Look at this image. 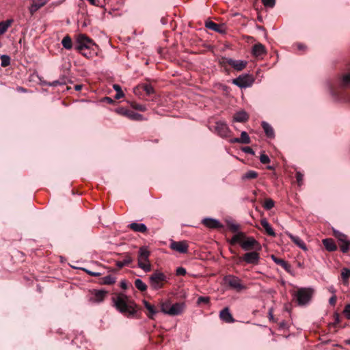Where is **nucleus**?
Listing matches in <instances>:
<instances>
[{
  "label": "nucleus",
  "mask_w": 350,
  "mask_h": 350,
  "mask_svg": "<svg viewBox=\"0 0 350 350\" xmlns=\"http://www.w3.org/2000/svg\"><path fill=\"white\" fill-rule=\"evenodd\" d=\"M112 300L115 308L122 314L132 316L136 313L137 306L127 295L119 293L116 297H113Z\"/></svg>",
  "instance_id": "1"
},
{
  "label": "nucleus",
  "mask_w": 350,
  "mask_h": 350,
  "mask_svg": "<svg viewBox=\"0 0 350 350\" xmlns=\"http://www.w3.org/2000/svg\"><path fill=\"white\" fill-rule=\"evenodd\" d=\"M313 293L311 288H300L295 293L294 297L299 306H305L310 301Z\"/></svg>",
  "instance_id": "2"
},
{
  "label": "nucleus",
  "mask_w": 350,
  "mask_h": 350,
  "mask_svg": "<svg viewBox=\"0 0 350 350\" xmlns=\"http://www.w3.org/2000/svg\"><path fill=\"white\" fill-rule=\"evenodd\" d=\"M166 280V275L159 271H154L149 278L150 284L153 290H159L163 288Z\"/></svg>",
  "instance_id": "3"
},
{
  "label": "nucleus",
  "mask_w": 350,
  "mask_h": 350,
  "mask_svg": "<svg viewBox=\"0 0 350 350\" xmlns=\"http://www.w3.org/2000/svg\"><path fill=\"white\" fill-rule=\"evenodd\" d=\"M224 282L227 284L231 289L236 291L237 292H241L243 290L247 288L241 280L233 275H227L224 278Z\"/></svg>",
  "instance_id": "4"
},
{
  "label": "nucleus",
  "mask_w": 350,
  "mask_h": 350,
  "mask_svg": "<svg viewBox=\"0 0 350 350\" xmlns=\"http://www.w3.org/2000/svg\"><path fill=\"white\" fill-rule=\"evenodd\" d=\"M94 45V41L84 34H79L76 38L75 49L77 51L90 50Z\"/></svg>",
  "instance_id": "5"
},
{
  "label": "nucleus",
  "mask_w": 350,
  "mask_h": 350,
  "mask_svg": "<svg viewBox=\"0 0 350 350\" xmlns=\"http://www.w3.org/2000/svg\"><path fill=\"white\" fill-rule=\"evenodd\" d=\"M254 83V79L249 75H240L233 80V83L241 88L250 87Z\"/></svg>",
  "instance_id": "6"
},
{
  "label": "nucleus",
  "mask_w": 350,
  "mask_h": 350,
  "mask_svg": "<svg viewBox=\"0 0 350 350\" xmlns=\"http://www.w3.org/2000/svg\"><path fill=\"white\" fill-rule=\"evenodd\" d=\"M215 132L222 138H226L230 135V130L227 124L224 121H218L215 124Z\"/></svg>",
  "instance_id": "7"
},
{
  "label": "nucleus",
  "mask_w": 350,
  "mask_h": 350,
  "mask_svg": "<svg viewBox=\"0 0 350 350\" xmlns=\"http://www.w3.org/2000/svg\"><path fill=\"white\" fill-rule=\"evenodd\" d=\"M170 247L180 254H187L189 245L186 241H175L172 240Z\"/></svg>",
  "instance_id": "8"
},
{
  "label": "nucleus",
  "mask_w": 350,
  "mask_h": 350,
  "mask_svg": "<svg viewBox=\"0 0 350 350\" xmlns=\"http://www.w3.org/2000/svg\"><path fill=\"white\" fill-rule=\"evenodd\" d=\"M243 250L247 251L252 249H260L259 243L254 237H248L247 239L241 243Z\"/></svg>",
  "instance_id": "9"
},
{
  "label": "nucleus",
  "mask_w": 350,
  "mask_h": 350,
  "mask_svg": "<svg viewBox=\"0 0 350 350\" xmlns=\"http://www.w3.org/2000/svg\"><path fill=\"white\" fill-rule=\"evenodd\" d=\"M260 259L259 254L256 252H250L245 253L241 260L247 264L258 265Z\"/></svg>",
  "instance_id": "10"
},
{
  "label": "nucleus",
  "mask_w": 350,
  "mask_h": 350,
  "mask_svg": "<svg viewBox=\"0 0 350 350\" xmlns=\"http://www.w3.org/2000/svg\"><path fill=\"white\" fill-rule=\"evenodd\" d=\"M226 62L237 71L243 70L247 64L246 61L235 60L231 58H227Z\"/></svg>",
  "instance_id": "11"
},
{
  "label": "nucleus",
  "mask_w": 350,
  "mask_h": 350,
  "mask_svg": "<svg viewBox=\"0 0 350 350\" xmlns=\"http://www.w3.org/2000/svg\"><path fill=\"white\" fill-rule=\"evenodd\" d=\"M185 308V304L183 302H177L172 305L169 310L168 315L177 316L181 314Z\"/></svg>",
  "instance_id": "12"
},
{
  "label": "nucleus",
  "mask_w": 350,
  "mask_h": 350,
  "mask_svg": "<svg viewBox=\"0 0 350 350\" xmlns=\"http://www.w3.org/2000/svg\"><path fill=\"white\" fill-rule=\"evenodd\" d=\"M107 293L108 292L104 290H94L92 291L93 297L91 298V300L94 302L100 303L105 299Z\"/></svg>",
  "instance_id": "13"
},
{
  "label": "nucleus",
  "mask_w": 350,
  "mask_h": 350,
  "mask_svg": "<svg viewBox=\"0 0 350 350\" xmlns=\"http://www.w3.org/2000/svg\"><path fill=\"white\" fill-rule=\"evenodd\" d=\"M219 317L223 321L228 323H234L235 321L228 307L224 308L220 311Z\"/></svg>",
  "instance_id": "14"
},
{
  "label": "nucleus",
  "mask_w": 350,
  "mask_h": 350,
  "mask_svg": "<svg viewBox=\"0 0 350 350\" xmlns=\"http://www.w3.org/2000/svg\"><path fill=\"white\" fill-rule=\"evenodd\" d=\"M202 223L205 226L212 229L220 228L222 227V225L217 219L213 218H205L203 219Z\"/></svg>",
  "instance_id": "15"
},
{
  "label": "nucleus",
  "mask_w": 350,
  "mask_h": 350,
  "mask_svg": "<svg viewBox=\"0 0 350 350\" xmlns=\"http://www.w3.org/2000/svg\"><path fill=\"white\" fill-rule=\"evenodd\" d=\"M286 234L291 239V240L297 245L299 247L304 250H307V247L303 240H301L299 237L295 236L289 232H286Z\"/></svg>",
  "instance_id": "16"
},
{
  "label": "nucleus",
  "mask_w": 350,
  "mask_h": 350,
  "mask_svg": "<svg viewBox=\"0 0 350 350\" xmlns=\"http://www.w3.org/2000/svg\"><path fill=\"white\" fill-rule=\"evenodd\" d=\"M225 23H205V27L220 33H226V27L224 26Z\"/></svg>",
  "instance_id": "17"
},
{
  "label": "nucleus",
  "mask_w": 350,
  "mask_h": 350,
  "mask_svg": "<svg viewBox=\"0 0 350 350\" xmlns=\"http://www.w3.org/2000/svg\"><path fill=\"white\" fill-rule=\"evenodd\" d=\"M271 258L275 263L280 265L286 271H287L288 273L291 272V266L286 261L282 258L276 257L275 255H271Z\"/></svg>",
  "instance_id": "18"
},
{
  "label": "nucleus",
  "mask_w": 350,
  "mask_h": 350,
  "mask_svg": "<svg viewBox=\"0 0 350 350\" xmlns=\"http://www.w3.org/2000/svg\"><path fill=\"white\" fill-rule=\"evenodd\" d=\"M252 53L256 57L262 56L266 53L265 46L260 43L254 44L252 47Z\"/></svg>",
  "instance_id": "19"
},
{
  "label": "nucleus",
  "mask_w": 350,
  "mask_h": 350,
  "mask_svg": "<svg viewBox=\"0 0 350 350\" xmlns=\"http://www.w3.org/2000/svg\"><path fill=\"white\" fill-rule=\"evenodd\" d=\"M231 143H240L248 144L250 143V138L246 131H242L240 137L232 138L230 140Z\"/></svg>",
  "instance_id": "20"
},
{
  "label": "nucleus",
  "mask_w": 350,
  "mask_h": 350,
  "mask_svg": "<svg viewBox=\"0 0 350 350\" xmlns=\"http://www.w3.org/2000/svg\"><path fill=\"white\" fill-rule=\"evenodd\" d=\"M325 248L329 252H334L337 250V246L332 239H325L322 241Z\"/></svg>",
  "instance_id": "21"
},
{
  "label": "nucleus",
  "mask_w": 350,
  "mask_h": 350,
  "mask_svg": "<svg viewBox=\"0 0 350 350\" xmlns=\"http://www.w3.org/2000/svg\"><path fill=\"white\" fill-rule=\"evenodd\" d=\"M338 86L345 89L350 86V72L344 75L339 80Z\"/></svg>",
  "instance_id": "22"
},
{
  "label": "nucleus",
  "mask_w": 350,
  "mask_h": 350,
  "mask_svg": "<svg viewBox=\"0 0 350 350\" xmlns=\"http://www.w3.org/2000/svg\"><path fill=\"white\" fill-rule=\"evenodd\" d=\"M150 256V252L145 247H142L139 248V256L137 261H142L144 260V262L149 261L148 258Z\"/></svg>",
  "instance_id": "23"
},
{
  "label": "nucleus",
  "mask_w": 350,
  "mask_h": 350,
  "mask_svg": "<svg viewBox=\"0 0 350 350\" xmlns=\"http://www.w3.org/2000/svg\"><path fill=\"white\" fill-rule=\"evenodd\" d=\"M129 228L135 232H145L147 227L144 224L133 222L129 224Z\"/></svg>",
  "instance_id": "24"
},
{
  "label": "nucleus",
  "mask_w": 350,
  "mask_h": 350,
  "mask_svg": "<svg viewBox=\"0 0 350 350\" xmlns=\"http://www.w3.org/2000/svg\"><path fill=\"white\" fill-rule=\"evenodd\" d=\"M260 224L262 225V226L263 227V228L265 229V232L268 235L271 237H275V233L273 229L272 228V227L271 226V225L266 219H262L260 220Z\"/></svg>",
  "instance_id": "25"
},
{
  "label": "nucleus",
  "mask_w": 350,
  "mask_h": 350,
  "mask_svg": "<svg viewBox=\"0 0 350 350\" xmlns=\"http://www.w3.org/2000/svg\"><path fill=\"white\" fill-rule=\"evenodd\" d=\"M46 3V0H32V3L30 7V12L33 14L36 12L39 8L42 7Z\"/></svg>",
  "instance_id": "26"
},
{
  "label": "nucleus",
  "mask_w": 350,
  "mask_h": 350,
  "mask_svg": "<svg viewBox=\"0 0 350 350\" xmlns=\"http://www.w3.org/2000/svg\"><path fill=\"white\" fill-rule=\"evenodd\" d=\"M248 120V115L246 112L241 111L236 113L233 117V120L238 122H244Z\"/></svg>",
  "instance_id": "27"
},
{
  "label": "nucleus",
  "mask_w": 350,
  "mask_h": 350,
  "mask_svg": "<svg viewBox=\"0 0 350 350\" xmlns=\"http://www.w3.org/2000/svg\"><path fill=\"white\" fill-rule=\"evenodd\" d=\"M144 307L148 310L149 314H148V317L151 319H154V315L158 312V310L155 308L154 306L150 304L147 301H144Z\"/></svg>",
  "instance_id": "28"
},
{
  "label": "nucleus",
  "mask_w": 350,
  "mask_h": 350,
  "mask_svg": "<svg viewBox=\"0 0 350 350\" xmlns=\"http://www.w3.org/2000/svg\"><path fill=\"white\" fill-rule=\"evenodd\" d=\"M262 127L267 137H273L274 136V131L269 123L262 122Z\"/></svg>",
  "instance_id": "29"
},
{
  "label": "nucleus",
  "mask_w": 350,
  "mask_h": 350,
  "mask_svg": "<svg viewBox=\"0 0 350 350\" xmlns=\"http://www.w3.org/2000/svg\"><path fill=\"white\" fill-rule=\"evenodd\" d=\"M62 44L66 49H71L72 48L71 38L68 35L66 36L62 40Z\"/></svg>",
  "instance_id": "30"
},
{
  "label": "nucleus",
  "mask_w": 350,
  "mask_h": 350,
  "mask_svg": "<svg viewBox=\"0 0 350 350\" xmlns=\"http://www.w3.org/2000/svg\"><path fill=\"white\" fill-rule=\"evenodd\" d=\"M129 119L132 120H143V116L140 113H136L132 110H129V112L126 116Z\"/></svg>",
  "instance_id": "31"
},
{
  "label": "nucleus",
  "mask_w": 350,
  "mask_h": 350,
  "mask_svg": "<svg viewBox=\"0 0 350 350\" xmlns=\"http://www.w3.org/2000/svg\"><path fill=\"white\" fill-rule=\"evenodd\" d=\"M135 286L142 292L147 290V285L141 279L138 278L135 280Z\"/></svg>",
  "instance_id": "32"
},
{
  "label": "nucleus",
  "mask_w": 350,
  "mask_h": 350,
  "mask_svg": "<svg viewBox=\"0 0 350 350\" xmlns=\"http://www.w3.org/2000/svg\"><path fill=\"white\" fill-rule=\"evenodd\" d=\"M132 258L129 256H126V258L123 260H120L116 262V266L121 269L123 267L129 265L132 262Z\"/></svg>",
  "instance_id": "33"
},
{
  "label": "nucleus",
  "mask_w": 350,
  "mask_h": 350,
  "mask_svg": "<svg viewBox=\"0 0 350 350\" xmlns=\"http://www.w3.org/2000/svg\"><path fill=\"white\" fill-rule=\"evenodd\" d=\"M138 267L143 269L145 272H148L151 270V265L149 261L144 262V260L142 261H138L137 262Z\"/></svg>",
  "instance_id": "34"
},
{
  "label": "nucleus",
  "mask_w": 350,
  "mask_h": 350,
  "mask_svg": "<svg viewBox=\"0 0 350 350\" xmlns=\"http://www.w3.org/2000/svg\"><path fill=\"white\" fill-rule=\"evenodd\" d=\"M258 174L256 171L250 170L243 175L242 179H254L258 177Z\"/></svg>",
  "instance_id": "35"
},
{
  "label": "nucleus",
  "mask_w": 350,
  "mask_h": 350,
  "mask_svg": "<svg viewBox=\"0 0 350 350\" xmlns=\"http://www.w3.org/2000/svg\"><path fill=\"white\" fill-rule=\"evenodd\" d=\"M333 234H334V237H336L338 239L339 243L340 242H344V241L347 239V235H345V234L340 232L338 230H333Z\"/></svg>",
  "instance_id": "36"
},
{
  "label": "nucleus",
  "mask_w": 350,
  "mask_h": 350,
  "mask_svg": "<svg viewBox=\"0 0 350 350\" xmlns=\"http://www.w3.org/2000/svg\"><path fill=\"white\" fill-rule=\"evenodd\" d=\"M339 246L341 252L343 253H346L350 248V241L346 239L345 241H344V242H340L339 243Z\"/></svg>",
  "instance_id": "37"
},
{
  "label": "nucleus",
  "mask_w": 350,
  "mask_h": 350,
  "mask_svg": "<svg viewBox=\"0 0 350 350\" xmlns=\"http://www.w3.org/2000/svg\"><path fill=\"white\" fill-rule=\"evenodd\" d=\"M171 306L172 304L169 301L162 302L161 304V311L165 314H168Z\"/></svg>",
  "instance_id": "38"
},
{
  "label": "nucleus",
  "mask_w": 350,
  "mask_h": 350,
  "mask_svg": "<svg viewBox=\"0 0 350 350\" xmlns=\"http://www.w3.org/2000/svg\"><path fill=\"white\" fill-rule=\"evenodd\" d=\"M244 234L243 232H238L237 234H234L232 238L231 239L230 243L232 245H234L238 242H240L241 239L244 237Z\"/></svg>",
  "instance_id": "39"
},
{
  "label": "nucleus",
  "mask_w": 350,
  "mask_h": 350,
  "mask_svg": "<svg viewBox=\"0 0 350 350\" xmlns=\"http://www.w3.org/2000/svg\"><path fill=\"white\" fill-rule=\"evenodd\" d=\"M102 284H112L116 282V278L109 275L102 278Z\"/></svg>",
  "instance_id": "40"
},
{
  "label": "nucleus",
  "mask_w": 350,
  "mask_h": 350,
  "mask_svg": "<svg viewBox=\"0 0 350 350\" xmlns=\"http://www.w3.org/2000/svg\"><path fill=\"white\" fill-rule=\"evenodd\" d=\"M1 60V66L2 67L8 66L10 64V57L8 55H1L0 57Z\"/></svg>",
  "instance_id": "41"
},
{
  "label": "nucleus",
  "mask_w": 350,
  "mask_h": 350,
  "mask_svg": "<svg viewBox=\"0 0 350 350\" xmlns=\"http://www.w3.org/2000/svg\"><path fill=\"white\" fill-rule=\"evenodd\" d=\"M113 89L116 91V94L114 96L116 99H120L124 96V93L119 85L114 84Z\"/></svg>",
  "instance_id": "42"
},
{
  "label": "nucleus",
  "mask_w": 350,
  "mask_h": 350,
  "mask_svg": "<svg viewBox=\"0 0 350 350\" xmlns=\"http://www.w3.org/2000/svg\"><path fill=\"white\" fill-rule=\"evenodd\" d=\"M142 88L147 95H151L154 93V88L150 84H144Z\"/></svg>",
  "instance_id": "43"
},
{
  "label": "nucleus",
  "mask_w": 350,
  "mask_h": 350,
  "mask_svg": "<svg viewBox=\"0 0 350 350\" xmlns=\"http://www.w3.org/2000/svg\"><path fill=\"white\" fill-rule=\"evenodd\" d=\"M273 206H274V201L272 199L268 198V199L265 200L264 204H263V207L266 210H271Z\"/></svg>",
  "instance_id": "44"
},
{
  "label": "nucleus",
  "mask_w": 350,
  "mask_h": 350,
  "mask_svg": "<svg viewBox=\"0 0 350 350\" xmlns=\"http://www.w3.org/2000/svg\"><path fill=\"white\" fill-rule=\"evenodd\" d=\"M341 276L343 280H347L350 278V269L347 268L342 269L341 271Z\"/></svg>",
  "instance_id": "45"
},
{
  "label": "nucleus",
  "mask_w": 350,
  "mask_h": 350,
  "mask_svg": "<svg viewBox=\"0 0 350 350\" xmlns=\"http://www.w3.org/2000/svg\"><path fill=\"white\" fill-rule=\"evenodd\" d=\"M228 226L229 229L233 232H237L239 228V224H234L231 221L228 222Z\"/></svg>",
  "instance_id": "46"
},
{
  "label": "nucleus",
  "mask_w": 350,
  "mask_h": 350,
  "mask_svg": "<svg viewBox=\"0 0 350 350\" xmlns=\"http://www.w3.org/2000/svg\"><path fill=\"white\" fill-rule=\"evenodd\" d=\"M264 6L267 8H273L275 4V0H262Z\"/></svg>",
  "instance_id": "47"
},
{
  "label": "nucleus",
  "mask_w": 350,
  "mask_h": 350,
  "mask_svg": "<svg viewBox=\"0 0 350 350\" xmlns=\"http://www.w3.org/2000/svg\"><path fill=\"white\" fill-rule=\"evenodd\" d=\"M11 23H0V36L3 34L9 28Z\"/></svg>",
  "instance_id": "48"
},
{
  "label": "nucleus",
  "mask_w": 350,
  "mask_h": 350,
  "mask_svg": "<svg viewBox=\"0 0 350 350\" xmlns=\"http://www.w3.org/2000/svg\"><path fill=\"white\" fill-rule=\"evenodd\" d=\"M260 161L263 164H267L270 162L269 157L265 154H261L260 156Z\"/></svg>",
  "instance_id": "49"
},
{
  "label": "nucleus",
  "mask_w": 350,
  "mask_h": 350,
  "mask_svg": "<svg viewBox=\"0 0 350 350\" xmlns=\"http://www.w3.org/2000/svg\"><path fill=\"white\" fill-rule=\"evenodd\" d=\"M210 301V297H199L198 298V301H197V303L198 304H201V303H204V304H208Z\"/></svg>",
  "instance_id": "50"
},
{
  "label": "nucleus",
  "mask_w": 350,
  "mask_h": 350,
  "mask_svg": "<svg viewBox=\"0 0 350 350\" xmlns=\"http://www.w3.org/2000/svg\"><path fill=\"white\" fill-rule=\"evenodd\" d=\"M343 313L345 317L350 320V304H347L345 306V309L343 310Z\"/></svg>",
  "instance_id": "51"
},
{
  "label": "nucleus",
  "mask_w": 350,
  "mask_h": 350,
  "mask_svg": "<svg viewBox=\"0 0 350 350\" xmlns=\"http://www.w3.org/2000/svg\"><path fill=\"white\" fill-rule=\"evenodd\" d=\"M133 107L135 109L139 110L140 111H145L146 110V107L144 105L135 103L133 105Z\"/></svg>",
  "instance_id": "52"
},
{
  "label": "nucleus",
  "mask_w": 350,
  "mask_h": 350,
  "mask_svg": "<svg viewBox=\"0 0 350 350\" xmlns=\"http://www.w3.org/2000/svg\"><path fill=\"white\" fill-rule=\"evenodd\" d=\"M116 111L119 113V114H121L122 116H127L129 112V109H124L123 107H121V108H118L116 109Z\"/></svg>",
  "instance_id": "53"
},
{
  "label": "nucleus",
  "mask_w": 350,
  "mask_h": 350,
  "mask_svg": "<svg viewBox=\"0 0 350 350\" xmlns=\"http://www.w3.org/2000/svg\"><path fill=\"white\" fill-rule=\"evenodd\" d=\"M304 175L300 172H296V179L299 185H301L303 182Z\"/></svg>",
  "instance_id": "54"
},
{
  "label": "nucleus",
  "mask_w": 350,
  "mask_h": 350,
  "mask_svg": "<svg viewBox=\"0 0 350 350\" xmlns=\"http://www.w3.org/2000/svg\"><path fill=\"white\" fill-rule=\"evenodd\" d=\"M83 56L87 57V58H90L92 57L93 55V53L92 51H90V50H84V51H79Z\"/></svg>",
  "instance_id": "55"
},
{
  "label": "nucleus",
  "mask_w": 350,
  "mask_h": 350,
  "mask_svg": "<svg viewBox=\"0 0 350 350\" xmlns=\"http://www.w3.org/2000/svg\"><path fill=\"white\" fill-rule=\"evenodd\" d=\"M177 275H185L187 273L186 269L182 267H178L176 271Z\"/></svg>",
  "instance_id": "56"
},
{
  "label": "nucleus",
  "mask_w": 350,
  "mask_h": 350,
  "mask_svg": "<svg viewBox=\"0 0 350 350\" xmlns=\"http://www.w3.org/2000/svg\"><path fill=\"white\" fill-rule=\"evenodd\" d=\"M334 321L333 323V325L334 327H336V325L340 323V315L338 313L336 312L334 314Z\"/></svg>",
  "instance_id": "57"
},
{
  "label": "nucleus",
  "mask_w": 350,
  "mask_h": 350,
  "mask_svg": "<svg viewBox=\"0 0 350 350\" xmlns=\"http://www.w3.org/2000/svg\"><path fill=\"white\" fill-rule=\"evenodd\" d=\"M90 3L94 5L102 6L104 0H88Z\"/></svg>",
  "instance_id": "58"
},
{
  "label": "nucleus",
  "mask_w": 350,
  "mask_h": 350,
  "mask_svg": "<svg viewBox=\"0 0 350 350\" xmlns=\"http://www.w3.org/2000/svg\"><path fill=\"white\" fill-rule=\"evenodd\" d=\"M242 150L245 153H247V154H252V155L254 154V151L253 150V149L252 148H250L249 146L243 147L242 148Z\"/></svg>",
  "instance_id": "59"
},
{
  "label": "nucleus",
  "mask_w": 350,
  "mask_h": 350,
  "mask_svg": "<svg viewBox=\"0 0 350 350\" xmlns=\"http://www.w3.org/2000/svg\"><path fill=\"white\" fill-rule=\"evenodd\" d=\"M83 270L88 273L90 275H92V276H100L101 275L100 273L99 272H94V271H90V270H88L86 269H83Z\"/></svg>",
  "instance_id": "60"
},
{
  "label": "nucleus",
  "mask_w": 350,
  "mask_h": 350,
  "mask_svg": "<svg viewBox=\"0 0 350 350\" xmlns=\"http://www.w3.org/2000/svg\"><path fill=\"white\" fill-rule=\"evenodd\" d=\"M337 300V297L336 295H333L329 299V304L332 306H335Z\"/></svg>",
  "instance_id": "61"
},
{
  "label": "nucleus",
  "mask_w": 350,
  "mask_h": 350,
  "mask_svg": "<svg viewBox=\"0 0 350 350\" xmlns=\"http://www.w3.org/2000/svg\"><path fill=\"white\" fill-rule=\"evenodd\" d=\"M62 84L59 81H54L52 83H49L51 86H57L58 85Z\"/></svg>",
  "instance_id": "62"
},
{
  "label": "nucleus",
  "mask_w": 350,
  "mask_h": 350,
  "mask_svg": "<svg viewBox=\"0 0 350 350\" xmlns=\"http://www.w3.org/2000/svg\"><path fill=\"white\" fill-rule=\"evenodd\" d=\"M328 290H329V291L330 293H332L333 295H335V294H336V289L334 288V286H329V288H328Z\"/></svg>",
  "instance_id": "63"
},
{
  "label": "nucleus",
  "mask_w": 350,
  "mask_h": 350,
  "mask_svg": "<svg viewBox=\"0 0 350 350\" xmlns=\"http://www.w3.org/2000/svg\"><path fill=\"white\" fill-rule=\"evenodd\" d=\"M297 49L299 50H304L306 49V46L303 44H297Z\"/></svg>",
  "instance_id": "64"
}]
</instances>
